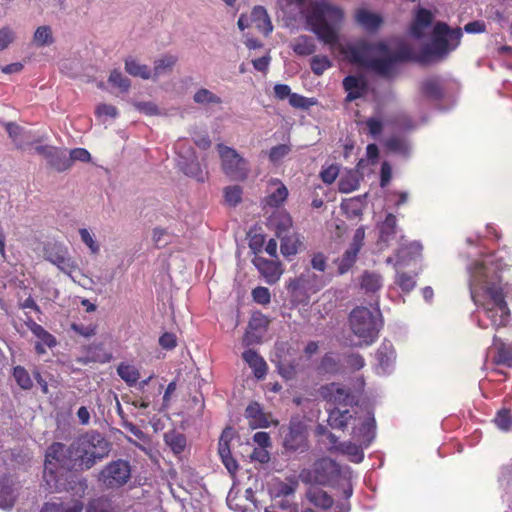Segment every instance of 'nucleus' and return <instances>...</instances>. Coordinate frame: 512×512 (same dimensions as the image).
Here are the masks:
<instances>
[{"label": "nucleus", "mask_w": 512, "mask_h": 512, "mask_svg": "<svg viewBox=\"0 0 512 512\" xmlns=\"http://www.w3.org/2000/svg\"><path fill=\"white\" fill-rule=\"evenodd\" d=\"M359 252L348 248L343 255L335 260L337 265V273L339 275L346 274L356 263Z\"/></svg>", "instance_id": "2f4dec72"}, {"label": "nucleus", "mask_w": 512, "mask_h": 512, "mask_svg": "<svg viewBox=\"0 0 512 512\" xmlns=\"http://www.w3.org/2000/svg\"><path fill=\"white\" fill-rule=\"evenodd\" d=\"M252 262L268 284H275L279 280L282 274L280 262L262 256H256Z\"/></svg>", "instance_id": "dca6fc26"}, {"label": "nucleus", "mask_w": 512, "mask_h": 512, "mask_svg": "<svg viewBox=\"0 0 512 512\" xmlns=\"http://www.w3.org/2000/svg\"><path fill=\"white\" fill-rule=\"evenodd\" d=\"M277 237L281 240L280 250L285 257L297 254L302 243L295 233L289 234L285 229L278 227Z\"/></svg>", "instance_id": "412c9836"}, {"label": "nucleus", "mask_w": 512, "mask_h": 512, "mask_svg": "<svg viewBox=\"0 0 512 512\" xmlns=\"http://www.w3.org/2000/svg\"><path fill=\"white\" fill-rule=\"evenodd\" d=\"M344 19V12L339 6L326 1L311 5L306 20L311 31L328 45H335L338 40L337 27Z\"/></svg>", "instance_id": "39448f33"}, {"label": "nucleus", "mask_w": 512, "mask_h": 512, "mask_svg": "<svg viewBox=\"0 0 512 512\" xmlns=\"http://www.w3.org/2000/svg\"><path fill=\"white\" fill-rule=\"evenodd\" d=\"M34 336L39 339L38 342L43 343L48 348H53L57 345L55 336H53L43 327H41V329L36 334H34Z\"/></svg>", "instance_id": "052dcab7"}, {"label": "nucleus", "mask_w": 512, "mask_h": 512, "mask_svg": "<svg viewBox=\"0 0 512 512\" xmlns=\"http://www.w3.org/2000/svg\"><path fill=\"white\" fill-rule=\"evenodd\" d=\"M125 70L128 74L134 77H140L142 79H149L151 77V71L145 64H140L132 58L125 60Z\"/></svg>", "instance_id": "473e14b6"}, {"label": "nucleus", "mask_w": 512, "mask_h": 512, "mask_svg": "<svg viewBox=\"0 0 512 512\" xmlns=\"http://www.w3.org/2000/svg\"><path fill=\"white\" fill-rule=\"evenodd\" d=\"M243 190L238 185L228 186L224 189L225 202L230 206H236L242 200Z\"/></svg>", "instance_id": "09e8293b"}, {"label": "nucleus", "mask_w": 512, "mask_h": 512, "mask_svg": "<svg viewBox=\"0 0 512 512\" xmlns=\"http://www.w3.org/2000/svg\"><path fill=\"white\" fill-rule=\"evenodd\" d=\"M68 158H71L72 166L74 161L89 162L91 159V155L84 148H74L70 151Z\"/></svg>", "instance_id": "69168bd1"}, {"label": "nucleus", "mask_w": 512, "mask_h": 512, "mask_svg": "<svg viewBox=\"0 0 512 512\" xmlns=\"http://www.w3.org/2000/svg\"><path fill=\"white\" fill-rule=\"evenodd\" d=\"M359 187V180L354 174L342 176L338 181V189L342 193H350Z\"/></svg>", "instance_id": "de8ad7c7"}, {"label": "nucleus", "mask_w": 512, "mask_h": 512, "mask_svg": "<svg viewBox=\"0 0 512 512\" xmlns=\"http://www.w3.org/2000/svg\"><path fill=\"white\" fill-rule=\"evenodd\" d=\"M396 282L404 292L412 291L415 286L413 277L405 272L398 273Z\"/></svg>", "instance_id": "6e6d98bb"}, {"label": "nucleus", "mask_w": 512, "mask_h": 512, "mask_svg": "<svg viewBox=\"0 0 512 512\" xmlns=\"http://www.w3.org/2000/svg\"><path fill=\"white\" fill-rule=\"evenodd\" d=\"M82 510L83 504L76 501L72 505H65L63 503H45L41 512H82Z\"/></svg>", "instance_id": "e433bc0d"}, {"label": "nucleus", "mask_w": 512, "mask_h": 512, "mask_svg": "<svg viewBox=\"0 0 512 512\" xmlns=\"http://www.w3.org/2000/svg\"><path fill=\"white\" fill-rule=\"evenodd\" d=\"M346 363L353 371H359L365 366V359L359 353H352L347 356Z\"/></svg>", "instance_id": "680f3d73"}, {"label": "nucleus", "mask_w": 512, "mask_h": 512, "mask_svg": "<svg viewBox=\"0 0 512 512\" xmlns=\"http://www.w3.org/2000/svg\"><path fill=\"white\" fill-rule=\"evenodd\" d=\"M326 285L322 276H317L310 270L301 273L287 284V290L295 298L304 296L308 299L309 293H316Z\"/></svg>", "instance_id": "f8f14e48"}, {"label": "nucleus", "mask_w": 512, "mask_h": 512, "mask_svg": "<svg viewBox=\"0 0 512 512\" xmlns=\"http://www.w3.org/2000/svg\"><path fill=\"white\" fill-rule=\"evenodd\" d=\"M182 170L187 176L193 177L199 182L205 181L207 173H205L202 170V168L197 160H191L190 162H187L183 166Z\"/></svg>", "instance_id": "a18cd8bd"}, {"label": "nucleus", "mask_w": 512, "mask_h": 512, "mask_svg": "<svg viewBox=\"0 0 512 512\" xmlns=\"http://www.w3.org/2000/svg\"><path fill=\"white\" fill-rule=\"evenodd\" d=\"M288 197V189L279 179H271L268 182V194L264 198L265 206L271 208L280 207Z\"/></svg>", "instance_id": "f3484780"}, {"label": "nucleus", "mask_w": 512, "mask_h": 512, "mask_svg": "<svg viewBox=\"0 0 512 512\" xmlns=\"http://www.w3.org/2000/svg\"><path fill=\"white\" fill-rule=\"evenodd\" d=\"M131 474L129 461L117 459L107 463L101 469L98 482L107 490H118L130 481Z\"/></svg>", "instance_id": "9b49d317"}, {"label": "nucleus", "mask_w": 512, "mask_h": 512, "mask_svg": "<svg viewBox=\"0 0 512 512\" xmlns=\"http://www.w3.org/2000/svg\"><path fill=\"white\" fill-rule=\"evenodd\" d=\"M306 497L314 506L323 510L330 509L334 504L332 496L319 487H310L307 490Z\"/></svg>", "instance_id": "a878e982"}, {"label": "nucleus", "mask_w": 512, "mask_h": 512, "mask_svg": "<svg viewBox=\"0 0 512 512\" xmlns=\"http://www.w3.org/2000/svg\"><path fill=\"white\" fill-rule=\"evenodd\" d=\"M233 437V430L230 427L225 428L219 438L218 454L220 457H225L231 454L230 442Z\"/></svg>", "instance_id": "a19ab883"}, {"label": "nucleus", "mask_w": 512, "mask_h": 512, "mask_svg": "<svg viewBox=\"0 0 512 512\" xmlns=\"http://www.w3.org/2000/svg\"><path fill=\"white\" fill-rule=\"evenodd\" d=\"M310 67L315 75L321 76L327 69L332 67V62L327 56L316 55L310 60Z\"/></svg>", "instance_id": "37998d69"}, {"label": "nucleus", "mask_w": 512, "mask_h": 512, "mask_svg": "<svg viewBox=\"0 0 512 512\" xmlns=\"http://www.w3.org/2000/svg\"><path fill=\"white\" fill-rule=\"evenodd\" d=\"M318 435H325L330 443L329 451L330 452H337L339 444H342V442H339L338 437L333 434L332 432L328 431L324 426L319 425L316 430Z\"/></svg>", "instance_id": "4d7b16f0"}, {"label": "nucleus", "mask_w": 512, "mask_h": 512, "mask_svg": "<svg viewBox=\"0 0 512 512\" xmlns=\"http://www.w3.org/2000/svg\"><path fill=\"white\" fill-rule=\"evenodd\" d=\"M71 450L78 462V471L91 469L98 461L107 457L111 443L96 430L87 431L74 439Z\"/></svg>", "instance_id": "423d86ee"}, {"label": "nucleus", "mask_w": 512, "mask_h": 512, "mask_svg": "<svg viewBox=\"0 0 512 512\" xmlns=\"http://www.w3.org/2000/svg\"><path fill=\"white\" fill-rule=\"evenodd\" d=\"M340 466L332 459L323 457L316 460L310 469H303L299 475L306 484L330 485L340 476Z\"/></svg>", "instance_id": "1a4fd4ad"}, {"label": "nucleus", "mask_w": 512, "mask_h": 512, "mask_svg": "<svg viewBox=\"0 0 512 512\" xmlns=\"http://www.w3.org/2000/svg\"><path fill=\"white\" fill-rule=\"evenodd\" d=\"M108 81L110 84L120 88L122 91H127L131 85L130 80L124 77L117 69L111 71Z\"/></svg>", "instance_id": "603ef678"}, {"label": "nucleus", "mask_w": 512, "mask_h": 512, "mask_svg": "<svg viewBox=\"0 0 512 512\" xmlns=\"http://www.w3.org/2000/svg\"><path fill=\"white\" fill-rule=\"evenodd\" d=\"M79 234H80L81 240L83 241V243H85L89 247L91 253L97 254L99 252V245L94 240V238L91 235V233L89 232V230L86 228H81L79 230Z\"/></svg>", "instance_id": "13d9d810"}, {"label": "nucleus", "mask_w": 512, "mask_h": 512, "mask_svg": "<svg viewBox=\"0 0 512 512\" xmlns=\"http://www.w3.org/2000/svg\"><path fill=\"white\" fill-rule=\"evenodd\" d=\"M311 267L319 272H325L327 268V257L322 252H317L312 255L310 261Z\"/></svg>", "instance_id": "bf43d9fd"}, {"label": "nucleus", "mask_w": 512, "mask_h": 512, "mask_svg": "<svg viewBox=\"0 0 512 512\" xmlns=\"http://www.w3.org/2000/svg\"><path fill=\"white\" fill-rule=\"evenodd\" d=\"M351 438L355 442H342V444H339L338 451L341 454L347 455L349 460L354 463H360L364 459V452L362 447H368L369 445H365L357 440H355L352 436Z\"/></svg>", "instance_id": "393cba45"}, {"label": "nucleus", "mask_w": 512, "mask_h": 512, "mask_svg": "<svg viewBox=\"0 0 512 512\" xmlns=\"http://www.w3.org/2000/svg\"><path fill=\"white\" fill-rule=\"evenodd\" d=\"M245 415L248 419H251V425L254 427H267L268 420L263 412L261 406L257 402L250 403L245 411Z\"/></svg>", "instance_id": "c85d7f7f"}, {"label": "nucleus", "mask_w": 512, "mask_h": 512, "mask_svg": "<svg viewBox=\"0 0 512 512\" xmlns=\"http://www.w3.org/2000/svg\"><path fill=\"white\" fill-rule=\"evenodd\" d=\"M505 254L499 250L481 255L466 266L470 296L476 306L472 318L483 329H497L510 320V310L505 300L510 295L504 279L509 266Z\"/></svg>", "instance_id": "f257e3e1"}, {"label": "nucleus", "mask_w": 512, "mask_h": 512, "mask_svg": "<svg viewBox=\"0 0 512 512\" xmlns=\"http://www.w3.org/2000/svg\"><path fill=\"white\" fill-rule=\"evenodd\" d=\"M217 150L224 174L233 181H245L250 173L249 162L234 148L224 144H218Z\"/></svg>", "instance_id": "9d476101"}, {"label": "nucleus", "mask_w": 512, "mask_h": 512, "mask_svg": "<svg viewBox=\"0 0 512 512\" xmlns=\"http://www.w3.org/2000/svg\"><path fill=\"white\" fill-rule=\"evenodd\" d=\"M39 155H42L49 166L58 172H64L71 168V158H68L66 151L49 145H39L35 148Z\"/></svg>", "instance_id": "2eb2a0df"}, {"label": "nucleus", "mask_w": 512, "mask_h": 512, "mask_svg": "<svg viewBox=\"0 0 512 512\" xmlns=\"http://www.w3.org/2000/svg\"><path fill=\"white\" fill-rule=\"evenodd\" d=\"M495 425L502 431L512 428V412L509 409H501L494 418Z\"/></svg>", "instance_id": "49530a36"}, {"label": "nucleus", "mask_w": 512, "mask_h": 512, "mask_svg": "<svg viewBox=\"0 0 512 512\" xmlns=\"http://www.w3.org/2000/svg\"><path fill=\"white\" fill-rule=\"evenodd\" d=\"M378 366L383 372L389 371L396 360V351L390 341L384 340L376 351Z\"/></svg>", "instance_id": "6ab92c4d"}, {"label": "nucleus", "mask_w": 512, "mask_h": 512, "mask_svg": "<svg viewBox=\"0 0 512 512\" xmlns=\"http://www.w3.org/2000/svg\"><path fill=\"white\" fill-rule=\"evenodd\" d=\"M253 301L257 304L268 305L271 301V294L268 288L258 286L252 290Z\"/></svg>", "instance_id": "5fc2aeb1"}, {"label": "nucleus", "mask_w": 512, "mask_h": 512, "mask_svg": "<svg viewBox=\"0 0 512 512\" xmlns=\"http://www.w3.org/2000/svg\"><path fill=\"white\" fill-rule=\"evenodd\" d=\"M341 53L350 63L369 69L386 78L394 74L396 64L414 58L413 51L407 44L400 43L393 50L384 40L369 42L359 39L343 46Z\"/></svg>", "instance_id": "7ed1b4c3"}, {"label": "nucleus", "mask_w": 512, "mask_h": 512, "mask_svg": "<svg viewBox=\"0 0 512 512\" xmlns=\"http://www.w3.org/2000/svg\"><path fill=\"white\" fill-rule=\"evenodd\" d=\"M355 21L368 32H375L381 26L383 19L379 14L360 8L355 12Z\"/></svg>", "instance_id": "5701e85b"}, {"label": "nucleus", "mask_w": 512, "mask_h": 512, "mask_svg": "<svg viewBox=\"0 0 512 512\" xmlns=\"http://www.w3.org/2000/svg\"><path fill=\"white\" fill-rule=\"evenodd\" d=\"M193 101L197 104H221L222 99L206 88H200L193 96Z\"/></svg>", "instance_id": "ea45409f"}, {"label": "nucleus", "mask_w": 512, "mask_h": 512, "mask_svg": "<svg viewBox=\"0 0 512 512\" xmlns=\"http://www.w3.org/2000/svg\"><path fill=\"white\" fill-rule=\"evenodd\" d=\"M341 209L349 218H356L362 215V203L358 198L345 199L341 203Z\"/></svg>", "instance_id": "4c0bfd02"}, {"label": "nucleus", "mask_w": 512, "mask_h": 512, "mask_svg": "<svg viewBox=\"0 0 512 512\" xmlns=\"http://www.w3.org/2000/svg\"><path fill=\"white\" fill-rule=\"evenodd\" d=\"M15 35L11 28L3 27L0 29V51L6 49L13 41Z\"/></svg>", "instance_id": "0e129e2a"}, {"label": "nucleus", "mask_w": 512, "mask_h": 512, "mask_svg": "<svg viewBox=\"0 0 512 512\" xmlns=\"http://www.w3.org/2000/svg\"><path fill=\"white\" fill-rule=\"evenodd\" d=\"M159 345L166 350H172L177 345L176 335L173 333L165 332L159 338Z\"/></svg>", "instance_id": "774afa93"}, {"label": "nucleus", "mask_w": 512, "mask_h": 512, "mask_svg": "<svg viewBox=\"0 0 512 512\" xmlns=\"http://www.w3.org/2000/svg\"><path fill=\"white\" fill-rule=\"evenodd\" d=\"M297 487L298 482L296 480H291L290 482L279 481L275 485V495L276 497H286L293 495Z\"/></svg>", "instance_id": "3c124183"}, {"label": "nucleus", "mask_w": 512, "mask_h": 512, "mask_svg": "<svg viewBox=\"0 0 512 512\" xmlns=\"http://www.w3.org/2000/svg\"><path fill=\"white\" fill-rule=\"evenodd\" d=\"M435 14L418 7V65L432 66L445 62L461 45L463 30L436 22L431 32L421 37L420 30L432 24Z\"/></svg>", "instance_id": "20e7f679"}, {"label": "nucleus", "mask_w": 512, "mask_h": 512, "mask_svg": "<svg viewBox=\"0 0 512 512\" xmlns=\"http://www.w3.org/2000/svg\"><path fill=\"white\" fill-rule=\"evenodd\" d=\"M307 425L299 418H292L283 435V447L289 451H305L308 449Z\"/></svg>", "instance_id": "ddd939ff"}, {"label": "nucleus", "mask_w": 512, "mask_h": 512, "mask_svg": "<svg viewBox=\"0 0 512 512\" xmlns=\"http://www.w3.org/2000/svg\"><path fill=\"white\" fill-rule=\"evenodd\" d=\"M291 152V147L287 144H279L272 147L268 152L270 162L276 164L280 162Z\"/></svg>", "instance_id": "8fccbe9b"}, {"label": "nucleus", "mask_w": 512, "mask_h": 512, "mask_svg": "<svg viewBox=\"0 0 512 512\" xmlns=\"http://www.w3.org/2000/svg\"><path fill=\"white\" fill-rule=\"evenodd\" d=\"M58 469L79 472L71 444L66 447L61 442H53L46 450L43 477L50 487L56 486Z\"/></svg>", "instance_id": "6e6552de"}, {"label": "nucleus", "mask_w": 512, "mask_h": 512, "mask_svg": "<svg viewBox=\"0 0 512 512\" xmlns=\"http://www.w3.org/2000/svg\"><path fill=\"white\" fill-rule=\"evenodd\" d=\"M364 238H365V229L363 226H361L355 230L352 242L350 243V246L348 248L355 250L357 252H360L361 248L364 245Z\"/></svg>", "instance_id": "e2e57ef3"}, {"label": "nucleus", "mask_w": 512, "mask_h": 512, "mask_svg": "<svg viewBox=\"0 0 512 512\" xmlns=\"http://www.w3.org/2000/svg\"><path fill=\"white\" fill-rule=\"evenodd\" d=\"M339 174V169L336 165H330L323 169L320 173L322 181L326 184H332Z\"/></svg>", "instance_id": "338daca9"}, {"label": "nucleus", "mask_w": 512, "mask_h": 512, "mask_svg": "<svg viewBox=\"0 0 512 512\" xmlns=\"http://www.w3.org/2000/svg\"><path fill=\"white\" fill-rule=\"evenodd\" d=\"M164 442L175 455L182 454L187 445L185 435L175 430L164 434Z\"/></svg>", "instance_id": "cd10ccee"}, {"label": "nucleus", "mask_w": 512, "mask_h": 512, "mask_svg": "<svg viewBox=\"0 0 512 512\" xmlns=\"http://www.w3.org/2000/svg\"><path fill=\"white\" fill-rule=\"evenodd\" d=\"M45 259L70 277L79 270L77 263L69 256L67 248L56 243L45 247Z\"/></svg>", "instance_id": "4468645a"}, {"label": "nucleus", "mask_w": 512, "mask_h": 512, "mask_svg": "<svg viewBox=\"0 0 512 512\" xmlns=\"http://www.w3.org/2000/svg\"><path fill=\"white\" fill-rule=\"evenodd\" d=\"M379 242L390 246L397 236V220L396 216L388 213L384 221L379 226Z\"/></svg>", "instance_id": "aec40b11"}, {"label": "nucleus", "mask_w": 512, "mask_h": 512, "mask_svg": "<svg viewBox=\"0 0 512 512\" xmlns=\"http://www.w3.org/2000/svg\"><path fill=\"white\" fill-rule=\"evenodd\" d=\"M316 101L313 98H307L303 95L292 93L289 99V104L297 109H308L315 105Z\"/></svg>", "instance_id": "864d4df0"}, {"label": "nucleus", "mask_w": 512, "mask_h": 512, "mask_svg": "<svg viewBox=\"0 0 512 512\" xmlns=\"http://www.w3.org/2000/svg\"><path fill=\"white\" fill-rule=\"evenodd\" d=\"M316 48L314 40L307 35L299 36L292 44L293 51L299 56L312 55L316 51Z\"/></svg>", "instance_id": "c756f323"}, {"label": "nucleus", "mask_w": 512, "mask_h": 512, "mask_svg": "<svg viewBox=\"0 0 512 512\" xmlns=\"http://www.w3.org/2000/svg\"><path fill=\"white\" fill-rule=\"evenodd\" d=\"M321 397L334 407L329 410L328 424L332 429L349 432L355 440L370 445L375 438L376 421L370 411L355 404L349 388L329 383L320 388Z\"/></svg>", "instance_id": "f03ea898"}, {"label": "nucleus", "mask_w": 512, "mask_h": 512, "mask_svg": "<svg viewBox=\"0 0 512 512\" xmlns=\"http://www.w3.org/2000/svg\"><path fill=\"white\" fill-rule=\"evenodd\" d=\"M12 376L15 379L17 385L23 390H30L33 387V380L29 372L20 365L13 368Z\"/></svg>", "instance_id": "c9c22d12"}, {"label": "nucleus", "mask_w": 512, "mask_h": 512, "mask_svg": "<svg viewBox=\"0 0 512 512\" xmlns=\"http://www.w3.org/2000/svg\"><path fill=\"white\" fill-rule=\"evenodd\" d=\"M178 58L171 54L163 55L154 62V76L158 77L172 70L177 63Z\"/></svg>", "instance_id": "f704fd0d"}, {"label": "nucleus", "mask_w": 512, "mask_h": 512, "mask_svg": "<svg viewBox=\"0 0 512 512\" xmlns=\"http://www.w3.org/2000/svg\"><path fill=\"white\" fill-rule=\"evenodd\" d=\"M117 374L128 386L138 383L140 372L137 367L128 363H120L117 367Z\"/></svg>", "instance_id": "7c9ffc66"}, {"label": "nucleus", "mask_w": 512, "mask_h": 512, "mask_svg": "<svg viewBox=\"0 0 512 512\" xmlns=\"http://www.w3.org/2000/svg\"><path fill=\"white\" fill-rule=\"evenodd\" d=\"M33 39L39 47L50 45L54 42L52 30L49 26L38 27L34 33Z\"/></svg>", "instance_id": "c03bdc74"}, {"label": "nucleus", "mask_w": 512, "mask_h": 512, "mask_svg": "<svg viewBox=\"0 0 512 512\" xmlns=\"http://www.w3.org/2000/svg\"><path fill=\"white\" fill-rule=\"evenodd\" d=\"M422 96L428 100H439L444 95L442 81L437 77H430L423 81L421 88Z\"/></svg>", "instance_id": "bb28decb"}, {"label": "nucleus", "mask_w": 512, "mask_h": 512, "mask_svg": "<svg viewBox=\"0 0 512 512\" xmlns=\"http://www.w3.org/2000/svg\"><path fill=\"white\" fill-rule=\"evenodd\" d=\"M250 18L255 24V27L265 36H268L272 32V22L267 10L263 6H255L251 11Z\"/></svg>", "instance_id": "b1692460"}, {"label": "nucleus", "mask_w": 512, "mask_h": 512, "mask_svg": "<svg viewBox=\"0 0 512 512\" xmlns=\"http://www.w3.org/2000/svg\"><path fill=\"white\" fill-rule=\"evenodd\" d=\"M381 313L364 306L354 308L349 315L350 329L360 339L359 346L372 345L379 336L381 328Z\"/></svg>", "instance_id": "0eeeda50"}, {"label": "nucleus", "mask_w": 512, "mask_h": 512, "mask_svg": "<svg viewBox=\"0 0 512 512\" xmlns=\"http://www.w3.org/2000/svg\"><path fill=\"white\" fill-rule=\"evenodd\" d=\"M86 512H115L112 502L107 497H98L92 499L86 508Z\"/></svg>", "instance_id": "58836bf2"}, {"label": "nucleus", "mask_w": 512, "mask_h": 512, "mask_svg": "<svg viewBox=\"0 0 512 512\" xmlns=\"http://www.w3.org/2000/svg\"><path fill=\"white\" fill-rule=\"evenodd\" d=\"M494 345L497 347V361L507 366H512V345H506L502 342H498L494 338Z\"/></svg>", "instance_id": "79ce46f5"}, {"label": "nucleus", "mask_w": 512, "mask_h": 512, "mask_svg": "<svg viewBox=\"0 0 512 512\" xmlns=\"http://www.w3.org/2000/svg\"><path fill=\"white\" fill-rule=\"evenodd\" d=\"M343 88L347 92L346 102H352L366 93L368 85L363 77L349 75L343 79Z\"/></svg>", "instance_id": "a211bd4d"}, {"label": "nucleus", "mask_w": 512, "mask_h": 512, "mask_svg": "<svg viewBox=\"0 0 512 512\" xmlns=\"http://www.w3.org/2000/svg\"><path fill=\"white\" fill-rule=\"evenodd\" d=\"M382 287V279L374 272H364L361 278V288L366 292L374 293Z\"/></svg>", "instance_id": "72a5a7b5"}, {"label": "nucleus", "mask_w": 512, "mask_h": 512, "mask_svg": "<svg viewBox=\"0 0 512 512\" xmlns=\"http://www.w3.org/2000/svg\"><path fill=\"white\" fill-rule=\"evenodd\" d=\"M242 358L253 370L254 376L257 379L264 378L267 373L268 366L262 356L253 349H247L242 353Z\"/></svg>", "instance_id": "4be33fe9"}]
</instances>
